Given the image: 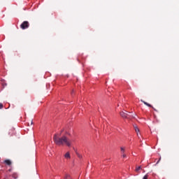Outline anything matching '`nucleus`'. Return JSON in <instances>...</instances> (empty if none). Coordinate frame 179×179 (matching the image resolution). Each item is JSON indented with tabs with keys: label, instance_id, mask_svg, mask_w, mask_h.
Segmentation results:
<instances>
[{
	"label": "nucleus",
	"instance_id": "1",
	"mask_svg": "<svg viewBox=\"0 0 179 179\" xmlns=\"http://www.w3.org/2000/svg\"><path fill=\"white\" fill-rule=\"evenodd\" d=\"M64 132V129L61 130L60 134H56L53 136V141L57 146H68L71 148L72 146V140H71L68 136L64 135L61 136V134Z\"/></svg>",
	"mask_w": 179,
	"mask_h": 179
},
{
	"label": "nucleus",
	"instance_id": "2",
	"mask_svg": "<svg viewBox=\"0 0 179 179\" xmlns=\"http://www.w3.org/2000/svg\"><path fill=\"white\" fill-rule=\"evenodd\" d=\"M120 116L122 118H127V120H131V118H134V115L128 114V112H127V110L120 112Z\"/></svg>",
	"mask_w": 179,
	"mask_h": 179
},
{
	"label": "nucleus",
	"instance_id": "3",
	"mask_svg": "<svg viewBox=\"0 0 179 179\" xmlns=\"http://www.w3.org/2000/svg\"><path fill=\"white\" fill-rule=\"evenodd\" d=\"M30 24L27 21H24L21 24L20 27L22 30H25V29H29Z\"/></svg>",
	"mask_w": 179,
	"mask_h": 179
},
{
	"label": "nucleus",
	"instance_id": "4",
	"mask_svg": "<svg viewBox=\"0 0 179 179\" xmlns=\"http://www.w3.org/2000/svg\"><path fill=\"white\" fill-rule=\"evenodd\" d=\"M120 150H121L122 157L124 159H127V155H126V153H125V148L121 147V148H120Z\"/></svg>",
	"mask_w": 179,
	"mask_h": 179
},
{
	"label": "nucleus",
	"instance_id": "5",
	"mask_svg": "<svg viewBox=\"0 0 179 179\" xmlns=\"http://www.w3.org/2000/svg\"><path fill=\"white\" fill-rule=\"evenodd\" d=\"M141 101L142 103H143L145 106H147L148 107H151V108H153L154 110H156V109H155V108H153V106H152V105H150V103H148V102L143 101V99L141 100Z\"/></svg>",
	"mask_w": 179,
	"mask_h": 179
},
{
	"label": "nucleus",
	"instance_id": "6",
	"mask_svg": "<svg viewBox=\"0 0 179 179\" xmlns=\"http://www.w3.org/2000/svg\"><path fill=\"white\" fill-rule=\"evenodd\" d=\"M5 164L7 166H11L12 165V162L10 159H6L4 160Z\"/></svg>",
	"mask_w": 179,
	"mask_h": 179
},
{
	"label": "nucleus",
	"instance_id": "7",
	"mask_svg": "<svg viewBox=\"0 0 179 179\" xmlns=\"http://www.w3.org/2000/svg\"><path fill=\"white\" fill-rule=\"evenodd\" d=\"M64 157H65V159H71V154L69 153V152H67L64 155Z\"/></svg>",
	"mask_w": 179,
	"mask_h": 179
},
{
	"label": "nucleus",
	"instance_id": "8",
	"mask_svg": "<svg viewBox=\"0 0 179 179\" xmlns=\"http://www.w3.org/2000/svg\"><path fill=\"white\" fill-rule=\"evenodd\" d=\"M8 136H13V130H9L8 132Z\"/></svg>",
	"mask_w": 179,
	"mask_h": 179
},
{
	"label": "nucleus",
	"instance_id": "9",
	"mask_svg": "<svg viewBox=\"0 0 179 179\" xmlns=\"http://www.w3.org/2000/svg\"><path fill=\"white\" fill-rule=\"evenodd\" d=\"M134 129L138 135V134L139 133V128H138V127H136V126H134Z\"/></svg>",
	"mask_w": 179,
	"mask_h": 179
},
{
	"label": "nucleus",
	"instance_id": "10",
	"mask_svg": "<svg viewBox=\"0 0 179 179\" xmlns=\"http://www.w3.org/2000/svg\"><path fill=\"white\" fill-rule=\"evenodd\" d=\"M12 177L14 179L17 178V173H13Z\"/></svg>",
	"mask_w": 179,
	"mask_h": 179
},
{
	"label": "nucleus",
	"instance_id": "11",
	"mask_svg": "<svg viewBox=\"0 0 179 179\" xmlns=\"http://www.w3.org/2000/svg\"><path fill=\"white\" fill-rule=\"evenodd\" d=\"M149 178V176L147 174V175H145L143 178V179H148Z\"/></svg>",
	"mask_w": 179,
	"mask_h": 179
},
{
	"label": "nucleus",
	"instance_id": "12",
	"mask_svg": "<svg viewBox=\"0 0 179 179\" xmlns=\"http://www.w3.org/2000/svg\"><path fill=\"white\" fill-rule=\"evenodd\" d=\"M76 155H77L78 157H79V159H82V155H80V154L76 152Z\"/></svg>",
	"mask_w": 179,
	"mask_h": 179
},
{
	"label": "nucleus",
	"instance_id": "13",
	"mask_svg": "<svg viewBox=\"0 0 179 179\" xmlns=\"http://www.w3.org/2000/svg\"><path fill=\"white\" fill-rule=\"evenodd\" d=\"M1 108H3V104L0 103V110H1Z\"/></svg>",
	"mask_w": 179,
	"mask_h": 179
},
{
	"label": "nucleus",
	"instance_id": "14",
	"mask_svg": "<svg viewBox=\"0 0 179 179\" xmlns=\"http://www.w3.org/2000/svg\"><path fill=\"white\" fill-rule=\"evenodd\" d=\"M139 170H141V166H138L136 169V171H138Z\"/></svg>",
	"mask_w": 179,
	"mask_h": 179
},
{
	"label": "nucleus",
	"instance_id": "15",
	"mask_svg": "<svg viewBox=\"0 0 179 179\" xmlns=\"http://www.w3.org/2000/svg\"><path fill=\"white\" fill-rule=\"evenodd\" d=\"M160 160H162V158H159V159L158 162H157V164H159V162H160Z\"/></svg>",
	"mask_w": 179,
	"mask_h": 179
},
{
	"label": "nucleus",
	"instance_id": "16",
	"mask_svg": "<svg viewBox=\"0 0 179 179\" xmlns=\"http://www.w3.org/2000/svg\"><path fill=\"white\" fill-rule=\"evenodd\" d=\"M31 125H33V120L31 121Z\"/></svg>",
	"mask_w": 179,
	"mask_h": 179
},
{
	"label": "nucleus",
	"instance_id": "17",
	"mask_svg": "<svg viewBox=\"0 0 179 179\" xmlns=\"http://www.w3.org/2000/svg\"><path fill=\"white\" fill-rule=\"evenodd\" d=\"M137 136H138V138H140L139 133H138Z\"/></svg>",
	"mask_w": 179,
	"mask_h": 179
},
{
	"label": "nucleus",
	"instance_id": "18",
	"mask_svg": "<svg viewBox=\"0 0 179 179\" xmlns=\"http://www.w3.org/2000/svg\"><path fill=\"white\" fill-rule=\"evenodd\" d=\"M73 93V91L71 92V94Z\"/></svg>",
	"mask_w": 179,
	"mask_h": 179
}]
</instances>
